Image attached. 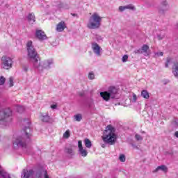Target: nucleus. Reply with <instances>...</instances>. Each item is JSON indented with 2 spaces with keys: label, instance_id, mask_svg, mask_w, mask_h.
Listing matches in <instances>:
<instances>
[{
  "label": "nucleus",
  "instance_id": "f257e3e1",
  "mask_svg": "<svg viewBox=\"0 0 178 178\" xmlns=\"http://www.w3.org/2000/svg\"><path fill=\"white\" fill-rule=\"evenodd\" d=\"M102 138L106 144L113 145L116 143L117 139L116 134H115V128L112 125H108L104 131Z\"/></svg>",
  "mask_w": 178,
  "mask_h": 178
},
{
  "label": "nucleus",
  "instance_id": "f03ea898",
  "mask_svg": "<svg viewBox=\"0 0 178 178\" xmlns=\"http://www.w3.org/2000/svg\"><path fill=\"white\" fill-rule=\"evenodd\" d=\"M102 24V17L98 13H93L89 17L87 23V27L90 30H97L101 27Z\"/></svg>",
  "mask_w": 178,
  "mask_h": 178
},
{
  "label": "nucleus",
  "instance_id": "7ed1b4c3",
  "mask_svg": "<svg viewBox=\"0 0 178 178\" xmlns=\"http://www.w3.org/2000/svg\"><path fill=\"white\" fill-rule=\"evenodd\" d=\"M54 66V59L49 58L42 61H40V58L38 60L35 62V65L33 67L35 69H38L40 73L44 72V70H49L51 67Z\"/></svg>",
  "mask_w": 178,
  "mask_h": 178
},
{
  "label": "nucleus",
  "instance_id": "20e7f679",
  "mask_svg": "<svg viewBox=\"0 0 178 178\" xmlns=\"http://www.w3.org/2000/svg\"><path fill=\"white\" fill-rule=\"evenodd\" d=\"M12 110L10 108H6L3 111L0 112V127H5L8 126L12 118Z\"/></svg>",
  "mask_w": 178,
  "mask_h": 178
},
{
  "label": "nucleus",
  "instance_id": "39448f33",
  "mask_svg": "<svg viewBox=\"0 0 178 178\" xmlns=\"http://www.w3.org/2000/svg\"><path fill=\"white\" fill-rule=\"evenodd\" d=\"M26 48L28 51V57L30 58L33 65L34 66L36 60H40V57H38V54H37V51L33 46V42L29 40L26 44Z\"/></svg>",
  "mask_w": 178,
  "mask_h": 178
},
{
  "label": "nucleus",
  "instance_id": "423d86ee",
  "mask_svg": "<svg viewBox=\"0 0 178 178\" xmlns=\"http://www.w3.org/2000/svg\"><path fill=\"white\" fill-rule=\"evenodd\" d=\"M116 94H118V89L116 88L111 86L108 88L107 91H104L100 92V97L106 102H108L111 99L115 98Z\"/></svg>",
  "mask_w": 178,
  "mask_h": 178
},
{
  "label": "nucleus",
  "instance_id": "0eeeda50",
  "mask_svg": "<svg viewBox=\"0 0 178 178\" xmlns=\"http://www.w3.org/2000/svg\"><path fill=\"white\" fill-rule=\"evenodd\" d=\"M13 147L15 149H17L19 147L25 148L26 142H24V139H23V138L18 136L17 134H15L13 136Z\"/></svg>",
  "mask_w": 178,
  "mask_h": 178
},
{
  "label": "nucleus",
  "instance_id": "6e6552de",
  "mask_svg": "<svg viewBox=\"0 0 178 178\" xmlns=\"http://www.w3.org/2000/svg\"><path fill=\"white\" fill-rule=\"evenodd\" d=\"M1 62L3 69L6 70L10 69L13 63L12 58L5 56L1 58Z\"/></svg>",
  "mask_w": 178,
  "mask_h": 178
},
{
  "label": "nucleus",
  "instance_id": "1a4fd4ad",
  "mask_svg": "<svg viewBox=\"0 0 178 178\" xmlns=\"http://www.w3.org/2000/svg\"><path fill=\"white\" fill-rule=\"evenodd\" d=\"M91 48L95 55L97 56H101V55H102V48L99 44H98V43L95 42H92Z\"/></svg>",
  "mask_w": 178,
  "mask_h": 178
},
{
  "label": "nucleus",
  "instance_id": "9d476101",
  "mask_svg": "<svg viewBox=\"0 0 178 178\" xmlns=\"http://www.w3.org/2000/svg\"><path fill=\"white\" fill-rule=\"evenodd\" d=\"M40 119L41 122H43L44 123H53L54 122V118L49 116V113H41Z\"/></svg>",
  "mask_w": 178,
  "mask_h": 178
},
{
  "label": "nucleus",
  "instance_id": "9b49d317",
  "mask_svg": "<svg viewBox=\"0 0 178 178\" xmlns=\"http://www.w3.org/2000/svg\"><path fill=\"white\" fill-rule=\"evenodd\" d=\"M135 54H143L145 56H149V55L151 54L149 47L147 44H144L141 49L135 51Z\"/></svg>",
  "mask_w": 178,
  "mask_h": 178
},
{
  "label": "nucleus",
  "instance_id": "f8f14e48",
  "mask_svg": "<svg viewBox=\"0 0 178 178\" xmlns=\"http://www.w3.org/2000/svg\"><path fill=\"white\" fill-rule=\"evenodd\" d=\"M169 9V3L166 0H161L160 8H159V13H164Z\"/></svg>",
  "mask_w": 178,
  "mask_h": 178
},
{
  "label": "nucleus",
  "instance_id": "ddd939ff",
  "mask_svg": "<svg viewBox=\"0 0 178 178\" xmlns=\"http://www.w3.org/2000/svg\"><path fill=\"white\" fill-rule=\"evenodd\" d=\"M79 154L85 158L88 155V152L86 148L83 147V142L81 140L78 141Z\"/></svg>",
  "mask_w": 178,
  "mask_h": 178
},
{
  "label": "nucleus",
  "instance_id": "4468645a",
  "mask_svg": "<svg viewBox=\"0 0 178 178\" xmlns=\"http://www.w3.org/2000/svg\"><path fill=\"white\" fill-rule=\"evenodd\" d=\"M35 37L40 40V41H42L44 40H47V35H45V32L42 30H37L35 32Z\"/></svg>",
  "mask_w": 178,
  "mask_h": 178
},
{
  "label": "nucleus",
  "instance_id": "2eb2a0df",
  "mask_svg": "<svg viewBox=\"0 0 178 178\" xmlns=\"http://www.w3.org/2000/svg\"><path fill=\"white\" fill-rule=\"evenodd\" d=\"M33 170L24 169L22 172V178H30L33 176Z\"/></svg>",
  "mask_w": 178,
  "mask_h": 178
},
{
  "label": "nucleus",
  "instance_id": "dca6fc26",
  "mask_svg": "<svg viewBox=\"0 0 178 178\" xmlns=\"http://www.w3.org/2000/svg\"><path fill=\"white\" fill-rule=\"evenodd\" d=\"M65 28H66V23H65V22L63 21H61L57 24L56 30L58 33H62V31H63Z\"/></svg>",
  "mask_w": 178,
  "mask_h": 178
},
{
  "label": "nucleus",
  "instance_id": "f3484780",
  "mask_svg": "<svg viewBox=\"0 0 178 178\" xmlns=\"http://www.w3.org/2000/svg\"><path fill=\"white\" fill-rule=\"evenodd\" d=\"M159 170H161V172H163V173H168V166L165 165H159L153 171V173H158Z\"/></svg>",
  "mask_w": 178,
  "mask_h": 178
},
{
  "label": "nucleus",
  "instance_id": "a211bd4d",
  "mask_svg": "<svg viewBox=\"0 0 178 178\" xmlns=\"http://www.w3.org/2000/svg\"><path fill=\"white\" fill-rule=\"evenodd\" d=\"M172 74L176 79H178V63H174L172 66Z\"/></svg>",
  "mask_w": 178,
  "mask_h": 178
},
{
  "label": "nucleus",
  "instance_id": "6ab92c4d",
  "mask_svg": "<svg viewBox=\"0 0 178 178\" xmlns=\"http://www.w3.org/2000/svg\"><path fill=\"white\" fill-rule=\"evenodd\" d=\"M140 95L143 98L145 99H149V92L147 90H143L141 91Z\"/></svg>",
  "mask_w": 178,
  "mask_h": 178
},
{
  "label": "nucleus",
  "instance_id": "aec40b11",
  "mask_svg": "<svg viewBox=\"0 0 178 178\" xmlns=\"http://www.w3.org/2000/svg\"><path fill=\"white\" fill-rule=\"evenodd\" d=\"M27 19L29 21V22H31L33 24V23L35 22V16L34 15V13L29 14Z\"/></svg>",
  "mask_w": 178,
  "mask_h": 178
},
{
  "label": "nucleus",
  "instance_id": "412c9836",
  "mask_svg": "<svg viewBox=\"0 0 178 178\" xmlns=\"http://www.w3.org/2000/svg\"><path fill=\"white\" fill-rule=\"evenodd\" d=\"M30 127H26L24 129V132H25V136L26 138H30L31 137V134H30Z\"/></svg>",
  "mask_w": 178,
  "mask_h": 178
},
{
  "label": "nucleus",
  "instance_id": "4be33fe9",
  "mask_svg": "<svg viewBox=\"0 0 178 178\" xmlns=\"http://www.w3.org/2000/svg\"><path fill=\"white\" fill-rule=\"evenodd\" d=\"M84 144L86 148H91V147H92V143H91V140L88 138L84 140Z\"/></svg>",
  "mask_w": 178,
  "mask_h": 178
},
{
  "label": "nucleus",
  "instance_id": "5701e85b",
  "mask_svg": "<svg viewBox=\"0 0 178 178\" xmlns=\"http://www.w3.org/2000/svg\"><path fill=\"white\" fill-rule=\"evenodd\" d=\"M129 99L131 104H136V102H137V95L133 93L132 97H131Z\"/></svg>",
  "mask_w": 178,
  "mask_h": 178
},
{
  "label": "nucleus",
  "instance_id": "b1692460",
  "mask_svg": "<svg viewBox=\"0 0 178 178\" xmlns=\"http://www.w3.org/2000/svg\"><path fill=\"white\" fill-rule=\"evenodd\" d=\"M74 120L76 122H81L83 119V115L81 114H76L74 116Z\"/></svg>",
  "mask_w": 178,
  "mask_h": 178
},
{
  "label": "nucleus",
  "instance_id": "393cba45",
  "mask_svg": "<svg viewBox=\"0 0 178 178\" xmlns=\"http://www.w3.org/2000/svg\"><path fill=\"white\" fill-rule=\"evenodd\" d=\"M125 9H129V10H136V7L133 4H128L125 6Z\"/></svg>",
  "mask_w": 178,
  "mask_h": 178
},
{
  "label": "nucleus",
  "instance_id": "a878e982",
  "mask_svg": "<svg viewBox=\"0 0 178 178\" xmlns=\"http://www.w3.org/2000/svg\"><path fill=\"white\" fill-rule=\"evenodd\" d=\"M69 137H70V130L67 129L63 135V138H69Z\"/></svg>",
  "mask_w": 178,
  "mask_h": 178
},
{
  "label": "nucleus",
  "instance_id": "bb28decb",
  "mask_svg": "<svg viewBox=\"0 0 178 178\" xmlns=\"http://www.w3.org/2000/svg\"><path fill=\"white\" fill-rule=\"evenodd\" d=\"M17 111L19 113H22L24 112V106H17Z\"/></svg>",
  "mask_w": 178,
  "mask_h": 178
},
{
  "label": "nucleus",
  "instance_id": "cd10ccee",
  "mask_svg": "<svg viewBox=\"0 0 178 178\" xmlns=\"http://www.w3.org/2000/svg\"><path fill=\"white\" fill-rule=\"evenodd\" d=\"M59 8L61 10L69 9V6H67V5L63 4V3L60 4Z\"/></svg>",
  "mask_w": 178,
  "mask_h": 178
},
{
  "label": "nucleus",
  "instance_id": "c85d7f7f",
  "mask_svg": "<svg viewBox=\"0 0 178 178\" xmlns=\"http://www.w3.org/2000/svg\"><path fill=\"white\" fill-rule=\"evenodd\" d=\"M135 139L136 140V141H143V136H141L140 134H136L135 135Z\"/></svg>",
  "mask_w": 178,
  "mask_h": 178
},
{
  "label": "nucleus",
  "instance_id": "c756f323",
  "mask_svg": "<svg viewBox=\"0 0 178 178\" xmlns=\"http://www.w3.org/2000/svg\"><path fill=\"white\" fill-rule=\"evenodd\" d=\"M119 161L120 162H126V156H124V154H120L119 156Z\"/></svg>",
  "mask_w": 178,
  "mask_h": 178
},
{
  "label": "nucleus",
  "instance_id": "7c9ffc66",
  "mask_svg": "<svg viewBox=\"0 0 178 178\" xmlns=\"http://www.w3.org/2000/svg\"><path fill=\"white\" fill-rule=\"evenodd\" d=\"M65 152L66 154H69V155H74V152H73V149H70V148H67L65 149Z\"/></svg>",
  "mask_w": 178,
  "mask_h": 178
},
{
  "label": "nucleus",
  "instance_id": "2f4dec72",
  "mask_svg": "<svg viewBox=\"0 0 178 178\" xmlns=\"http://www.w3.org/2000/svg\"><path fill=\"white\" fill-rule=\"evenodd\" d=\"M5 81H6V79L3 76L0 77V86H3L5 84Z\"/></svg>",
  "mask_w": 178,
  "mask_h": 178
},
{
  "label": "nucleus",
  "instance_id": "473e14b6",
  "mask_svg": "<svg viewBox=\"0 0 178 178\" xmlns=\"http://www.w3.org/2000/svg\"><path fill=\"white\" fill-rule=\"evenodd\" d=\"M170 62H172V59L170 58H167V60L165 63V67H169V65H170Z\"/></svg>",
  "mask_w": 178,
  "mask_h": 178
},
{
  "label": "nucleus",
  "instance_id": "72a5a7b5",
  "mask_svg": "<svg viewBox=\"0 0 178 178\" xmlns=\"http://www.w3.org/2000/svg\"><path fill=\"white\" fill-rule=\"evenodd\" d=\"M95 78V76L94 75V73L90 72L88 74V79H90V80H94Z\"/></svg>",
  "mask_w": 178,
  "mask_h": 178
},
{
  "label": "nucleus",
  "instance_id": "f704fd0d",
  "mask_svg": "<svg viewBox=\"0 0 178 178\" xmlns=\"http://www.w3.org/2000/svg\"><path fill=\"white\" fill-rule=\"evenodd\" d=\"M119 12H124L126 10V6H121L118 8Z\"/></svg>",
  "mask_w": 178,
  "mask_h": 178
},
{
  "label": "nucleus",
  "instance_id": "c9c22d12",
  "mask_svg": "<svg viewBox=\"0 0 178 178\" xmlns=\"http://www.w3.org/2000/svg\"><path fill=\"white\" fill-rule=\"evenodd\" d=\"M154 55H155L156 58H159V56H163V52L159 51V52L155 53Z\"/></svg>",
  "mask_w": 178,
  "mask_h": 178
},
{
  "label": "nucleus",
  "instance_id": "e433bc0d",
  "mask_svg": "<svg viewBox=\"0 0 178 178\" xmlns=\"http://www.w3.org/2000/svg\"><path fill=\"white\" fill-rule=\"evenodd\" d=\"M172 125L174 127H178V119H175V120L172 122Z\"/></svg>",
  "mask_w": 178,
  "mask_h": 178
},
{
  "label": "nucleus",
  "instance_id": "4c0bfd02",
  "mask_svg": "<svg viewBox=\"0 0 178 178\" xmlns=\"http://www.w3.org/2000/svg\"><path fill=\"white\" fill-rule=\"evenodd\" d=\"M127 59H129V56H127V55H124L123 56H122V61L123 62V63H124V62H127Z\"/></svg>",
  "mask_w": 178,
  "mask_h": 178
},
{
  "label": "nucleus",
  "instance_id": "58836bf2",
  "mask_svg": "<svg viewBox=\"0 0 178 178\" xmlns=\"http://www.w3.org/2000/svg\"><path fill=\"white\" fill-rule=\"evenodd\" d=\"M9 86L10 87H13V77L9 78Z\"/></svg>",
  "mask_w": 178,
  "mask_h": 178
},
{
  "label": "nucleus",
  "instance_id": "ea45409f",
  "mask_svg": "<svg viewBox=\"0 0 178 178\" xmlns=\"http://www.w3.org/2000/svg\"><path fill=\"white\" fill-rule=\"evenodd\" d=\"M95 39L97 40V41H102L103 38H102V36H101L99 35H96Z\"/></svg>",
  "mask_w": 178,
  "mask_h": 178
},
{
  "label": "nucleus",
  "instance_id": "a19ab883",
  "mask_svg": "<svg viewBox=\"0 0 178 178\" xmlns=\"http://www.w3.org/2000/svg\"><path fill=\"white\" fill-rule=\"evenodd\" d=\"M50 108H51V109H56V108H58V105H56V104H51V106H50Z\"/></svg>",
  "mask_w": 178,
  "mask_h": 178
},
{
  "label": "nucleus",
  "instance_id": "79ce46f5",
  "mask_svg": "<svg viewBox=\"0 0 178 178\" xmlns=\"http://www.w3.org/2000/svg\"><path fill=\"white\" fill-rule=\"evenodd\" d=\"M158 38L159 40H163V38H165V35H159Z\"/></svg>",
  "mask_w": 178,
  "mask_h": 178
},
{
  "label": "nucleus",
  "instance_id": "37998d69",
  "mask_svg": "<svg viewBox=\"0 0 178 178\" xmlns=\"http://www.w3.org/2000/svg\"><path fill=\"white\" fill-rule=\"evenodd\" d=\"M175 137H177L178 138V131H176L175 134Z\"/></svg>",
  "mask_w": 178,
  "mask_h": 178
},
{
  "label": "nucleus",
  "instance_id": "c03bdc74",
  "mask_svg": "<svg viewBox=\"0 0 178 178\" xmlns=\"http://www.w3.org/2000/svg\"><path fill=\"white\" fill-rule=\"evenodd\" d=\"M102 148H105V145H102Z\"/></svg>",
  "mask_w": 178,
  "mask_h": 178
},
{
  "label": "nucleus",
  "instance_id": "a18cd8bd",
  "mask_svg": "<svg viewBox=\"0 0 178 178\" xmlns=\"http://www.w3.org/2000/svg\"><path fill=\"white\" fill-rule=\"evenodd\" d=\"M28 124H29V126H30V122H28Z\"/></svg>",
  "mask_w": 178,
  "mask_h": 178
}]
</instances>
